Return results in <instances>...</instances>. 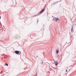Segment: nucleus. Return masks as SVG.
<instances>
[{
	"instance_id": "20e7f679",
	"label": "nucleus",
	"mask_w": 76,
	"mask_h": 76,
	"mask_svg": "<svg viewBox=\"0 0 76 76\" xmlns=\"http://www.w3.org/2000/svg\"><path fill=\"white\" fill-rule=\"evenodd\" d=\"M45 11V9H43L42 11L40 12V13H42L44 12V11Z\"/></svg>"
},
{
	"instance_id": "39448f33",
	"label": "nucleus",
	"mask_w": 76,
	"mask_h": 76,
	"mask_svg": "<svg viewBox=\"0 0 76 76\" xmlns=\"http://www.w3.org/2000/svg\"><path fill=\"white\" fill-rule=\"evenodd\" d=\"M59 52V50H58L57 49L56 50V52L57 54H58Z\"/></svg>"
},
{
	"instance_id": "9d476101",
	"label": "nucleus",
	"mask_w": 76,
	"mask_h": 76,
	"mask_svg": "<svg viewBox=\"0 0 76 76\" xmlns=\"http://www.w3.org/2000/svg\"><path fill=\"white\" fill-rule=\"evenodd\" d=\"M42 63H43V62H42Z\"/></svg>"
},
{
	"instance_id": "6e6552de",
	"label": "nucleus",
	"mask_w": 76,
	"mask_h": 76,
	"mask_svg": "<svg viewBox=\"0 0 76 76\" xmlns=\"http://www.w3.org/2000/svg\"><path fill=\"white\" fill-rule=\"evenodd\" d=\"M66 72H67V70H66Z\"/></svg>"
},
{
	"instance_id": "f03ea898",
	"label": "nucleus",
	"mask_w": 76,
	"mask_h": 76,
	"mask_svg": "<svg viewBox=\"0 0 76 76\" xmlns=\"http://www.w3.org/2000/svg\"><path fill=\"white\" fill-rule=\"evenodd\" d=\"M15 53H16V54H18L19 53L20 54V53H21V52L20 51H19L17 50L15 51Z\"/></svg>"
},
{
	"instance_id": "1a4fd4ad",
	"label": "nucleus",
	"mask_w": 76,
	"mask_h": 76,
	"mask_svg": "<svg viewBox=\"0 0 76 76\" xmlns=\"http://www.w3.org/2000/svg\"><path fill=\"white\" fill-rule=\"evenodd\" d=\"M57 3V2H55V3H54H54Z\"/></svg>"
},
{
	"instance_id": "7ed1b4c3",
	"label": "nucleus",
	"mask_w": 76,
	"mask_h": 76,
	"mask_svg": "<svg viewBox=\"0 0 76 76\" xmlns=\"http://www.w3.org/2000/svg\"><path fill=\"white\" fill-rule=\"evenodd\" d=\"M55 64L56 65V66H57L58 64V62L57 61H55Z\"/></svg>"
},
{
	"instance_id": "f257e3e1",
	"label": "nucleus",
	"mask_w": 76,
	"mask_h": 76,
	"mask_svg": "<svg viewBox=\"0 0 76 76\" xmlns=\"http://www.w3.org/2000/svg\"><path fill=\"white\" fill-rule=\"evenodd\" d=\"M59 20V19L56 18H54L53 19V20L55 22H57Z\"/></svg>"
},
{
	"instance_id": "423d86ee",
	"label": "nucleus",
	"mask_w": 76,
	"mask_h": 76,
	"mask_svg": "<svg viewBox=\"0 0 76 76\" xmlns=\"http://www.w3.org/2000/svg\"><path fill=\"white\" fill-rule=\"evenodd\" d=\"M5 65L7 66H8V64L7 63H6L5 64Z\"/></svg>"
},
{
	"instance_id": "0eeeda50",
	"label": "nucleus",
	"mask_w": 76,
	"mask_h": 76,
	"mask_svg": "<svg viewBox=\"0 0 76 76\" xmlns=\"http://www.w3.org/2000/svg\"><path fill=\"white\" fill-rule=\"evenodd\" d=\"M1 18V17L0 16V19Z\"/></svg>"
}]
</instances>
